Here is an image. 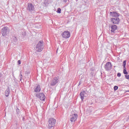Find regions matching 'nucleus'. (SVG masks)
I'll use <instances>...</instances> for the list:
<instances>
[{
    "label": "nucleus",
    "mask_w": 129,
    "mask_h": 129,
    "mask_svg": "<svg viewBox=\"0 0 129 129\" xmlns=\"http://www.w3.org/2000/svg\"><path fill=\"white\" fill-rule=\"evenodd\" d=\"M26 9L28 13H30V14H33V13L36 12L35 6L32 3H28Z\"/></svg>",
    "instance_id": "obj_2"
},
{
    "label": "nucleus",
    "mask_w": 129,
    "mask_h": 129,
    "mask_svg": "<svg viewBox=\"0 0 129 129\" xmlns=\"http://www.w3.org/2000/svg\"><path fill=\"white\" fill-rule=\"evenodd\" d=\"M1 78H2V75L0 74V82H1Z\"/></svg>",
    "instance_id": "obj_28"
},
{
    "label": "nucleus",
    "mask_w": 129,
    "mask_h": 129,
    "mask_svg": "<svg viewBox=\"0 0 129 129\" xmlns=\"http://www.w3.org/2000/svg\"><path fill=\"white\" fill-rule=\"evenodd\" d=\"M12 40L14 41V42H17L18 41V39H17V37L13 36L12 38Z\"/></svg>",
    "instance_id": "obj_18"
},
{
    "label": "nucleus",
    "mask_w": 129,
    "mask_h": 129,
    "mask_svg": "<svg viewBox=\"0 0 129 129\" xmlns=\"http://www.w3.org/2000/svg\"><path fill=\"white\" fill-rule=\"evenodd\" d=\"M23 119H24V118H23Z\"/></svg>",
    "instance_id": "obj_32"
},
{
    "label": "nucleus",
    "mask_w": 129,
    "mask_h": 129,
    "mask_svg": "<svg viewBox=\"0 0 129 129\" xmlns=\"http://www.w3.org/2000/svg\"><path fill=\"white\" fill-rule=\"evenodd\" d=\"M59 76L53 78L51 80L50 85L51 86H55V85H56V84H57V83L59 82Z\"/></svg>",
    "instance_id": "obj_6"
},
{
    "label": "nucleus",
    "mask_w": 129,
    "mask_h": 129,
    "mask_svg": "<svg viewBox=\"0 0 129 129\" xmlns=\"http://www.w3.org/2000/svg\"><path fill=\"white\" fill-rule=\"evenodd\" d=\"M126 92H129V91H126Z\"/></svg>",
    "instance_id": "obj_30"
},
{
    "label": "nucleus",
    "mask_w": 129,
    "mask_h": 129,
    "mask_svg": "<svg viewBox=\"0 0 129 129\" xmlns=\"http://www.w3.org/2000/svg\"><path fill=\"white\" fill-rule=\"evenodd\" d=\"M20 81H22V79L23 77V75H22V72H20Z\"/></svg>",
    "instance_id": "obj_21"
},
{
    "label": "nucleus",
    "mask_w": 129,
    "mask_h": 129,
    "mask_svg": "<svg viewBox=\"0 0 129 129\" xmlns=\"http://www.w3.org/2000/svg\"><path fill=\"white\" fill-rule=\"evenodd\" d=\"M117 76L118 77H120V76H121V74H120V73H117Z\"/></svg>",
    "instance_id": "obj_24"
},
{
    "label": "nucleus",
    "mask_w": 129,
    "mask_h": 129,
    "mask_svg": "<svg viewBox=\"0 0 129 129\" xmlns=\"http://www.w3.org/2000/svg\"><path fill=\"white\" fill-rule=\"evenodd\" d=\"M48 128H52V127H54L55 126L56 119L53 118H50L48 119Z\"/></svg>",
    "instance_id": "obj_4"
},
{
    "label": "nucleus",
    "mask_w": 129,
    "mask_h": 129,
    "mask_svg": "<svg viewBox=\"0 0 129 129\" xmlns=\"http://www.w3.org/2000/svg\"><path fill=\"white\" fill-rule=\"evenodd\" d=\"M118 89V87L117 86H114V90L115 91Z\"/></svg>",
    "instance_id": "obj_22"
},
{
    "label": "nucleus",
    "mask_w": 129,
    "mask_h": 129,
    "mask_svg": "<svg viewBox=\"0 0 129 129\" xmlns=\"http://www.w3.org/2000/svg\"><path fill=\"white\" fill-rule=\"evenodd\" d=\"M111 22L112 23V24L118 25L119 23L120 22V19H119V18L116 17L114 18H111Z\"/></svg>",
    "instance_id": "obj_8"
},
{
    "label": "nucleus",
    "mask_w": 129,
    "mask_h": 129,
    "mask_svg": "<svg viewBox=\"0 0 129 129\" xmlns=\"http://www.w3.org/2000/svg\"><path fill=\"white\" fill-rule=\"evenodd\" d=\"M117 30V26L114 24L111 26V33H112V34H115Z\"/></svg>",
    "instance_id": "obj_11"
},
{
    "label": "nucleus",
    "mask_w": 129,
    "mask_h": 129,
    "mask_svg": "<svg viewBox=\"0 0 129 129\" xmlns=\"http://www.w3.org/2000/svg\"><path fill=\"white\" fill-rule=\"evenodd\" d=\"M44 49V42L40 40L38 42L36 47V51L37 52H42Z\"/></svg>",
    "instance_id": "obj_1"
},
{
    "label": "nucleus",
    "mask_w": 129,
    "mask_h": 129,
    "mask_svg": "<svg viewBox=\"0 0 129 129\" xmlns=\"http://www.w3.org/2000/svg\"><path fill=\"white\" fill-rule=\"evenodd\" d=\"M36 97L39 98L40 100H42L43 101H45V99H46V97L45 96V94L43 93H38L35 94Z\"/></svg>",
    "instance_id": "obj_5"
},
{
    "label": "nucleus",
    "mask_w": 129,
    "mask_h": 129,
    "mask_svg": "<svg viewBox=\"0 0 129 129\" xmlns=\"http://www.w3.org/2000/svg\"><path fill=\"white\" fill-rule=\"evenodd\" d=\"M85 94H86V92H85V91H82L80 93V98L81 99L82 101H83V100H84Z\"/></svg>",
    "instance_id": "obj_13"
},
{
    "label": "nucleus",
    "mask_w": 129,
    "mask_h": 129,
    "mask_svg": "<svg viewBox=\"0 0 129 129\" xmlns=\"http://www.w3.org/2000/svg\"><path fill=\"white\" fill-rule=\"evenodd\" d=\"M23 119H24V118H23Z\"/></svg>",
    "instance_id": "obj_31"
},
{
    "label": "nucleus",
    "mask_w": 129,
    "mask_h": 129,
    "mask_svg": "<svg viewBox=\"0 0 129 129\" xmlns=\"http://www.w3.org/2000/svg\"><path fill=\"white\" fill-rule=\"evenodd\" d=\"M64 2L65 3H67V0H64Z\"/></svg>",
    "instance_id": "obj_29"
},
{
    "label": "nucleus",
    "mask_w": 129,
    "mask_h": 129,
    "mask_svg": "<svg viewBox=\"0 0 129 129\" xmlns=\"http://www.w3.org/2000/svg\"><path fill=\"white\" fill-rule=\"evenodd\" d=\"M26 31H23L21 33V37H23L24 38V37H26Z\"/></svg>",
    "instance_id": "obj_17"
},
{
    "label": "nucleus",
    "mask_w": 129,
    "mask_h": 129,
    "mask_svg": "<svg viewBox=\"0 0 129 129\" xmlns=\"http://www.w3.org/2000/svg\"><path fill=\"white\" fill-rule=\"evenodd\" d=\"M10 93H11V90L10 89V87H8L5 91V96L7 97H9V95H10Z\"/></svg>",
    "instance_id": "obj_14"
},
{
    "label": "nucleus",
    "mask_w": 129,
    "mask_h": 129,
    "mask_svg": "<svg viewBox=\"0 0 129 129\" xmlns=\"http://www.w3.org/2000/svg\"><path fill=\"white\" fill-rule=\"evenodd\" d=\"M123 73L125 75L128 74V73L126 72V68H123Z\"/></svg>",
    "instance_id": "obj_16"
},
{
    "label": "nucleus",
    "mask_w": 129,
    "mask_h": 129,
    "mask_svg": "<svg viewBox=\"0 0 129 129\" xmlns=\"http://www.w3.org/2000/svg\"><path fill=\"white\" fill-rule=\"evenodd\" d=\"M79 85H81V82H79Z\"/></svg>",
    "instance_id": "obj_27"
},
{
    "label": "nucleus",
    "mask_w": 129,
    "mask_h": 129,
    "mask_svg": "<svg viewBox=\"0 0 129 129\" xmlns=\"http://www.w3.org/2000/svg\"><path fill=\"white\" fill-rule=\"evenodd\" d=\"M57 13L58 14H61V8H57Z\"/></svg>",
    "instance_id": "obj_20"
},
{
    "label": "nucleus",
    "mask_w": 129,
    "mask_h": 129,
    "mask_svg": "<svg viewBox=\"0 0 129 129\" xmlns=\"http://www.w3.org/2000/svg\"><path fill=\"white\" fill-rule=\"evenodd\" d=\"M21 63V60H19L18 61V65H20Z\"/></svg>",
    "instance_id": "obj_25"
},
{
    "label": "nucleus",
    "mask_w": 129,
    "mask_h": 129,
    "mask_svg": "<svg viewBox=\"0 0 129 129\" xmlns=\"http://www.w3.org/2000/svg\"><path fill=\"white\" fill-rule=\"evenodd\" d=\"M125 78L126 79H129V75H125Z\"/></svg>",
    "instance_id": "obj_23"
},
{
    "label": "nucleus",
    "mask_w": 129,
    "mask_h": 129,
    "mask_svg": "<svg viewBox=\"0 0 129 129\" xmlns=\"http://www.w3.org/2000/svg\"><path fill=\"white\" fill-rule=\"evenodd\" d=\"M61 36L62 38H64V39H68V38H70V36H71L70 32L68 31H64L62 33Z\"/></svg>",
    "instance_id": "obj_9"
},
{
    "label": "nucleus",
    "mask_w": 129,
    "mask_h": 129,
    "mask_svg": "<svg viewBox=\"0 0 129 129\" xmlns=\"http://www.w3.org/2000/svg\"><path fill=\"white\" fill-rule=\"evenodd\" d=\"M19 110H19V109H17L16 110V112H17V113H18Z\"/></svg>",
    "instance_id": "obj_26"
},
{
    "label": "nucleus",
    "mask_w": 129,
    "mask_h": 129,
    "mask_svg": "<svg viewBox=\"0 0 129 129\" xmlns=\"http://www.w3.org/2000/svg\"><path fill=\"white\" fill-rule=\"evenodd\" d=\"M112 67L111 62L108 61L104 66V69L106 71H110L112 69Z\"/></svg>",
    "instance_id": "obj_7"
},
{
    "label": "nucleus",
    "mask_w": 129,
    "mask_h": 129,
    "mask_svg": "<svg viewBox=\"0 0 129 129\" xmlns=\"http://www.w3.org/2000/svg\"><path fill=\"white\" fill-rule=\"evenodd\" d=\"M126 60H124V61H123V65H122L123 68H125V65H126Z\"/></svg>",
    "instance_id": "obj_19"
},
{
    "label": "nucleus",
    "mask_w": 129,
    "mask_h": 129,
    "mask_svg": "<svg viewBox=\"0 0 129 129\" xmlns=\"http://www.w3.org/2000/svg\"><path fill=\"white\" fill-rule=\"evenodd\" d=\"M1 33L2 36L7 37V36H8L9 34H10V29H9L8 27H4L1 30Z\"/></svg>",
    "instance_id": "obj_3"
},
{
    "label": "nucleus",
    "mask_w": 129,
    "mask_h": 129,
    "mask_svg": "<svg viewBox=\"0 0 129 129\" xmlns=\"http://www.w3.org/2000/svg\"><path fill=\"white\" fill-rule=\"evenodd\" d=\"M40 91H41V87H40L39 85H37L35 86L34 92H40Z\"/></svg>",
    "instance_id": "obj_15"
},
{
    "label": "nucleus",
    "mask_w": 129,
    "mask_h": 129,
    "mask_svg": "<svg viewBox=\"0 0 129 129\" xmlns=\"http://www.w3.org/2000/svg\"><path fill=\"white\" fill-rule=\"evenodd\" d=\"M70 121L71 122H73V121H75L76 119H77V117H78V114L75 113V114H73L70 115Z\"/></svg>",
    "instance_id": "obj_10"
},
{
    "label": "nucleus",
    "mask_w": 129,
    "mask_h": 129,
    "mask_svg": "<svg viewBox=\"0 0 129 129\" xmlns=\"http://www.w3.org/2000/svg\"><path fill=\"white\" fill-rule=\"evenodd\" d=\"M110 16H111V17H113V18H118V17L120 16V14L116 12H110Z\"/></svg>",
    "instance_id": "obj_12"
}]
</instances>
